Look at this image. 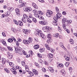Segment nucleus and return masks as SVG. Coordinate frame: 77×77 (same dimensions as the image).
Here are the masks:
<instances>
[{
  "label": "nucleus",
  "instance_id": "1",
  "mask_svg": "<svg viewBox=\"0 0 77 77\" xmlns=\"http://www.w3.org/2000/svg\"><path fill=\"white\" fill-rule=\"evenodd\" d=\"M15 53L17 54H19L20 55H22V50L21 48L19 47H17L16 48L15 47Z\"/></svg>",
  "mask_w": 77,
  "mask_h": 77
},
{
  "label": "nucleus",
  "instance_id": "2",
  "mask_svg": "<svg viewBox=\"0 0 77 77\" xmlns=\"http://www.w3.org/2000/svg\"><path fill=\"white\" fill-rule=\"evenodd\" d=\"M53 14V12L51 10H48L47 11V12L46 13V15L48 17H50L51 16V15Z\"/></svg>",
  "mask_w": 77,
  "mask_h": 77
},
{
  "label": "nucleus",
  "instance_id": "3",
  "mask_svg": "<svg viewBox=\"0 0 77 77\" xmlns=\"http://www.w3.org/2000/svg\"><path fill=\"white\" fill-rule=\"evenodd\" d=\"M66 25L65 24L62 25V27L63 29L67 32V33H69V31L68 29H67L66 28Z\"/></svg>",
  "mask_w": 77,
  "mask_h": 77
},
{
  "label": "nucleus",
  "instance_id": "4",
  "mask_svg": "<svg viewBox=\"0 0 77 77\" xmlns=\"http://www.w3.org/2000/svg\"><path fill=\"white\" fill-rule=\"evenodd\" d=\"M32 8L30 7H26L25 8L24 11L25 12H30V11H32Z\"/></svg>",
  "mask_w": 77,
  "mask_h": 77
},
{
  "label": "nucleus",
  "instance_id": "5",
  "mask_svg": "<svg viewBox=\"0 0 77 77\" xmlns=\"http://www.w3.org/2000/svg\"><path fill=\"white\" fill-rule=\"evenodd\" d=\"M39 24H42V25H46L48 23L47 21L45 20H43L39 22Z\"/></svg>",
  "mask_w": 77,
  "mask_h": 77
},
{
  "label": "nucleus",
  "instance_id": "6",
  "mask_svg": "<svg viewBox=\"0 0 77 77\" xmlns=\"http://www.w3.org/2000/svg\"><path fill=\"white\" fill-rule=\"evenodd\" d=\"M15 11L17 14V15L18 17H19L20 15V9L18 8H16Z\"/></svg>",
  "mask_w": 77,
  "mask_h": 77
},
{
  "label": "nucleus",
  "instance_id": "7",
  "mask_svg": "<svg viewBox=\"0 0 77 77\" xmlns=\"http://www.w3.org/2000/svg\"><path fill=\"white\" fill-rule=\"evenodd\" d=\"M49 28L48 26H46V27H44L42 28V30H43L44 32L48 31V30H49Z\"/></svg>",
  "mask_w": 77,
  "mask_h": 77
},
{
  "label": "nucleus",
  "instance_id": "8",
  "mask_svg": "<svg viewBox=\"0 0 77 77\" xmlns=\"http://www.w3.org/2000/svg\"><path fill=\"white\" fill-rule=\"evenodd\" d=\"M35 33V35H38L41 36L42 34V32H41V31L39 30L38 31H36Z\"/></svg>",
  "mask_w": 77,
  "mask_h": 77
},
{
  "label": "nucleus",
  "instance_id": "9",
  "mask_svg": "<svg viewBox=\"0 0 77 77\" xmlns=\"http://www.w3.org/2000/svg\"><path fill=\"white\" fill-rule=\"evenodd\" d=\"M48 69L49 70L50 72H54V70L53 67H48Z\"/></svg>",
  "mask_w": 77,
  "mask_h": 77
},
{
  "label": "nucleus",
  "instance_id": "10",
  "mask_svg": "<svg viewBox=\"0 0 77 77\" xmlns=\"http://www.w3.org/2000/svg\"><path fill=\"white\" fill-rule=\"evenodd\" d=\"M32 5L33 8H34L35 9H37L38 8V6L36 5V4L35 3H32Z\"/></svg>",
  "mask_w": 77,
  "mask_h": 77
},
{
  "label": "nucleus",
  "instance_id": "11",
  "mask_svg": "<svg viewBox=\"0 0 77 77\" xmlns=\"http://www.w3.org/2000/svg\"><path fill=\"white\" fill-rule=\"evenodd\" d=\"M61 16L62 15H61V14H60V13H57V14H56V17L58 18H60Z\"/></svg>",
  "mask_w": 77,
  "mask_h": 77
},
{
  "label": "nucleus",
  "instance_id": "12",
  "mask_svg": "<svg viewBox=\"0 0 77 77\" xmlns=\"http://www.w3.org/2000/svg\"><path fill=\"white\" fill-rule=\"evenodd\" d=\"M23 43L25 44H29V42H28V40H24L23 41Z\"/></svg>",
  "mask_w": 77,
  "mask_h": 77
},
{
  "label": "nucleus",
  "instance_id": "13",
  "mask_svg": "<svg viewBox=\"0 0 77 77\" xmlns=\"http://www.w3.org/2000/svg\"><path fill=\"white\" fill-rule=\"evenodd\" d=\"M23 33L25 34H26V35H27V34L29 32L27 29H23Z\"/></svg>",
  "mask_w": 77,
  "mask_h": 77
},
{
  "label": "nucleus",
  "instance_id": "14",
  "mask_svg": "<svg viewBox=\"0 0 77 77\" xmlns=\"http://www.w3.org/2000/svg\"><path fill=\"white\" fill-rule=\"evenodd\" d=\"M39 47V46L38 45H34V48H35V50H37V49H38Z\"/></svg>",
  "mask_w": 77,
  "mask_h": 77
},
{
  "label": "nucleus",
  "instance_id": "15",
  "mask_svg": "<svg viewBox=\"0 0 77 77\" xmlns=\"http://www.w3.org/2000/svg\"><path fill=\"white\" fill-rule=\"evenodd\" d=\"M2 63L3 64H4L5 63V62H6V59L4 58H2Z\"/></svg>",
  "mask_w": 77,
  "mask_h": 77
},
{
  "label": "nucleus",
  "instance_id": "16",
  "mask_svg": "<svg viewBox=\"0 0 77 77\" xmlns=\"http://www.w3.org/2000/svg\"><path fill=\"white\" fill-rule=\"evenodd\" d=\"M32 39L31 38H28V42H29V44H30V43H32Z\"/></svg>",
  "mask_w": 77,
  "mask_h": 77
},
{
  "label": "nucleus",
  "instance_id": "17",
  "mask_svg": "<svg viewBox=\"0 0 77 77\" xmlns=\"http://www.w3.org/2000/svg\"><path fill=\"white\" fill-rule=\"evenodd\" d=\"M26 20L28 23H32V19L27 18Z\"/></svg>",
  "mask_w": 77,
  "mask_h": 77
},
{
  "label": "nucleus",
  "instance_id": "18",
  "mask_svg": "<svg viewBox=\"0 0 77 77\" xmlns=\"http://www.w3.org/2000/svg\"><path fill=\"white\" fill-rule=\"evenodd\" d=\"M48 57L49 58H52L53 57V55L51 54H49L48 55Z\"/></svg>",
  "mask_w": 77,
  "mask_h": 77
},
{
  "label": "nucleus",
  "instance_id": "19",
  "mask_svg": "<svg viewBox=\"0 0 77 77\" xmlns=\"http://www.w3.org/2000/svg\"><path fill=\"white\" fill-rule=\"evenodd\" d=\"M45 47L47 49V50H50V47H49V45H48V44H45Z\"/></svg>",
  "mask_w": 77,
  "mask_h": 77
},
{
  "label": "nucleus",
  "instance_id": "20",
  "mask_svg": "<svg viewBox=\"0 0 77 77\" xmlns=\"http://www.w3.org/2000/svg\"><path fill=\"white\" fill-rule=\"evenodd\" d=\"M27 19H26V18H24V17H22V18L21 20L24 23H26V20Z\"/></svg>",
  "mask_w": 77,
  "mask_h": 77
},
{
  "label": "nucleus",
  "instance_id": "21",
  "mask_svg": "<svg viewBox=\"0 0 77 77\" xmlns=\"http://www.w3.org/2000/svg\"><path fill=\"white\" fill-rule=\"evenodd\" d=\"M25 69L26 71V72H28L29 71V68L28 66H26Z\"/></svg>",
  "mask_w": 77,
  "mask_h": 77
},
{
  "label": "nucleus",
  "instance_id": "22",
  "mask_svg": "<svg viewBox=\"0 0 77 77\" xmlns=\"http://www.w3.org/2000/svg\"><path fill=\"white\" fill-rule=\"evenodd\" d=\"M62 21H64V24H65L66 26H67V25L66 24V21H67V20H66V19L65 18H64L62 20Z\"/></svg>",
  "mask_w": 77,
  "mask_h": 77
},
{
  "label": "nucleus",
  "instance_id": "23",
  "mask_svg": "<svg viewBox=\"0 0 77 77\" xmlns=\"http://www.w3.org/2000/svg\"><path fill=\"white\" fill-rule=\"evenodd\" d=\"M18 24L19 25V26H22L23 25V22L22 21H19L18 22Z\"/></svg>",
  "mask_w": 77,
  "mask_h": 77
},
{
  "label": "nucleus",
  "instance_id": "24",
  "mask_svg": "<svg viewBox=\"0 0 77 77\" xmlns=\"http://www.w3.org/2000/svg\"><path fill=\"white\" fill-rule=\"evenodd\" d=\"M9 59H12V57H13V55L12 54H10L8 56Z\"/></svg>",
  "mask_w": 77,
  "mask_h": 77
},
{
  "label": "nucleus",
  "instance_id": "25",
  "mask_svg": "<svg viewBox=\"0 0 77 77\" xmlns=\"http://www.w3.org/2000/svg\"><path fill=\"white\" fill-rule=\"evenodd\" d=\"M8 10L9 11H12L14 10V8L12 7H9L8 8Z\"/></svg>",
  "mask_w": 77,
  "mask_h": 77
},
{
  "label": "nucleus",
  "instance_id": "26",
  "mask_svg": "<svg viewBox=\"0 0 77 77\" xmlns=\"http://www.w3.org/2000/svg\"><path fill=\"white\" fill-rule=\"evenodd\" d=\"M55 11L57 13H59V9L57 7H55Z\"/></svg>",
  "mask_w": 77,
  "mask_h": 77
},
{
  "label": "nucleus",
  "instance_id": "27",
  "mask_svg": "<svg viewBox=\"0 0 77 77\" xmlns=\"http://www.w3.org/2000/svg\"><path fill=\"white\" fill-rule=\"evenodd\" d=\"M33 72L35 74H36L37 75L38 74V71H37L36 70H33Z\"/></svg>",
  "mask_w": 77,
  "mask_h": 77
},
{
  "label": "nucleus",
  "instance_id": "28",
  "mask_svg": "<svg viewBox=\"0 0 77 77\" xmlns=\"http://www.w3.org/2000/svg\"><path fill=\"white\" fill-rule=\"evenodd\" d=\"M28 73L30 74V75L31 76H33V75H34V74H33V73L32 72L29 71L28 72Z\"/></svg>",
  "mask_w": 77,
  "mask_h": 77
},
{
  "label": "nucleus",
  "instance_id": "29",
  "mask_svg": "<svg viewBox=\"0 0 77 77\" xmlns=\"http://www.w3.org/2000/svg\"><path fill=\"white\" fill-rule=\"evenodd\" d=\"M72 22V20H67V21H66V23H68V24H71Z\"/></svg>",
  "mask_w": 77,
  "mask_h": 77
},
{
  "label": "nucleus",
  "instance_id": "30",
  "mask_svg": "<svg viewBox=\"0 0 77 77\" xmlns=\"http://www.w3.org/2000/svg\"><path fill=\"white\" fill-rule=\"evenodd\" d=\"M29 56H32V55H33V51H29Z\"/></svg>",
  "mask_w": 77,
  "mask_h": 77
},
{
  "label": "nucleus",
  "instance_id": "31",
  "mask_svg": "<svg viewBox=\"0 0 77 77\" xmlns=\"http://www.w3.org/2000/svg\"><path fill=\"white\" fill-rule=\"evenodd\" d=\"M8 42L10 43L12 42H13V40L11 38H9L8 39Z\"/></svg>",
  "mask_w": 77,
  "mask_h": 77
},
{
  "label": "nucleus",
  "instance_id": "32",
  "mask_svg": "<svg viewBox=\"0 0 77 77\" xmlns=\"http://www.w3.org/2000/svg\"><path fill=\"white\" fill-rule=\"evenodd\" d=\"M40 36H41V37H42V38L43 39H45V35L43 34H42Z\"/></svg>",
  "mask_w": 77,
  "mask_h": 77
},
{
  "label": "nucleus",
  "instance_id": "33",
  "mask_svg": "<svg viewBox=\"0 0 77 77\" xmlns=\"http://www.w3.org/2000/svg\"><path fill=\"white\" fill-rule=\"evenodd\" d=\"M38 18H39V19L41 20H44V18L43 17L41 16H39Z\"/></svg>",
  "mask_w": 77,
  "mask_h": 77
},
{
  "label": "nucleus",
  "instance_id": "34",
  "mask_svg": "<svg viewBox=\"0 0 77 77\" xmlns=\"http://www.w3.org/2000/svg\"><path fill=\"white\" fill-rule=\"evenodd\" d=\"M38 62L39 63H41V64H43L44 62L42 61V60L41 59H38Z\"/></svg>",
  "mask_w": 77,
  "mask_h": 77
},
{
  "label": "nucleus",
  "instance_id": "35",
  "mask_svg": "<svg viewBox=\"0 0 77 77\" xmlns=\"http://www.w3.org/2000/svg\"><path fill=\"white\" fill-rule=\"evenodd\" d=\"M32 20L33 22H34V23H36V21H37L36 19L34 17L32 18Z\"/></svg>",
  "mask_w": 77,
  "mask_h": 77
},
{
  "label": "nucleus",
  "instance_id": "36",
  "mask_svg": "<svg viewBox=\"0 0 77 77\" xmlns=\"http://www.w3.org/2000/svg\"><path fill=\"white\" fill-rule=\"evenodd\" d=\"M69 42L70 44H74V41H73L72 39H70L69 40Z\"/></svg>",
  "mask_w": 77,
  "mask_h": 77
},
{
  "label": "nucleus",
  "instance_id": "37",
  "mask_svg": "<svg viewBox=\"0 0 77 77\" xmlns=\"http://www.w3.org/2000/svg\"><path fill=\"white\" fill-rule=\"evenodd\" d=\"M39 51L40 52L42 53V52H43V51H44V49L43 48H41L39 49Z\"/></svg>",
  "mask_w": 77,
  "mask_h": 77
},
{
  "label": "nucleus",
  "instance_id": "38",
  "mask_svg": "<svg viewBox=\"0 0 77 77\" xmlns=\"http://www.w3.org/2000/svg\"><path fill=\"white\" fill-rule=\"evenodd\" d=\"M7 48H8V50H9L10 51H12L13 50V49L12 48L10 47L7 46Z\"/></svg>",
  "mask_w": 77,
  "mask_h": 77
},
{
  "label": "nucleus",
  "instance_id": "39",
  "mask_svg": "<svg viewBox=\"0 0 77 77\" xmlns=\"http://www.w3.org/2000/svg\"><path fill=\"white\" fill-rule=\"evenodd\" d=\"M23 16L26 19V20H27V18H28V17H27V16L26 14H24L23 15Z\"/></svg>",
  "mask_w": 77,
  "mask_h": 77
},
{
  "label": "nucleus",
  "instance_id": "40",
  "mask_svg": "<svg viewBox=\"0 0 77 77\" xmlns=\"http://www.w3.org/2000/svg\"><path fill=\"white\" fill-rule=\"evenodd\" d=\"M37 56H38V57L40 58H42V55H41V54L39 53H38Z\"/></svg>",
  "mask_w": 77,
  "mask_h": 77
},
{
  "label": "nucleus",
  "instance_id": "41",
  "mask_svg": "<svg viewBox=\"0 0 77 77\" xmlns=\"http://www.w3.org/2000/svg\"><path fill=\"white\" fill-rule=\"evenodd\" d=\"M58 33L54 34L53 35V36L56 37V38L58 37Z\"/></svg>",
  "mask_w": 77,
  "mask_h": 77
},
{
  "label": "nucleus",
  "instance_id": "42",
  "mask_svg": "<svg viewBox=\"0 0 77 77\" xmlns=\"http://www.w3.org/2000/svg\"><path fill=\"white\" fill-rule=\"evenodd\" d=\"M21 63L22 66H25L26 65V64L25 63V62L24 61H23L21 62Z\"/></svg>",
  "mask_w": 77,
  "mask_h": 77
},
{
  "label": "nucleus",
  "instance_id": "43",
  "mask_svg": "<svg viewBox=\"0 0 77 77\" xmlns=\"http://www.w3.org/2000/svg\"><path fill=\"white\" fill-rule=\"evenodd\" d=\"M38 14H40V15H43V14H44V13H43L41 11H39L38 12Z\"/></svg>",
  "mask_w": 77,
  "mask_h": 77
},
{
  "label": "nucleus",
  "instance_id": "44",
  "mask_svg": "<svg viewBox=\"0 0 77 77\" xmlns=\"http://www.w3.org/2000/svg\"><path fill=\"white\" fill-rule=\"evenodd\" d=\"M2 43L3 44V45H7L6 42L4 41H2Z\"/></svg>",
  "mask_w": 77,
  "mask_h": 77
},
{
  "label": "nucleus",
  "instance_id": "45",
  "mask_svg": "<svg viewBox=\"0 0 77 77\" xmlns=\"http://www.w3.org/2000/svg\"><path fill=\"white\" fill-rule=\"evenodd\" d=\"M4 70H5V71L6 72H7V73H9V72H10V71H9L8 69H5Z\"/></svg>",
  "mask_w": 77,
  "mask_h": 77
},
{
  "label": "nucleus",
  "instance_id": "46",
  "mask_svg": "<svg viewBox=\"0 0 77 77\" xmlns=\"http://www.w3.org/2000/svg\"><path fill=\"white\" fill-rule=\"evenodd\" d=\"M58 66H60L61 68H62L63 66V65L62 63H59L58 64Z\"/></svg>",
  "mask_w": 77,
  "mask_h": 77
},
{
  "label": "nucleus",
  "instance_id": "47",
  "mask_svg": "<svg viewBox=\"0 0 77 77\" xmlns=\"http://www.w3.org/2000/svg\"><path fill=\"white\" fill-rule=\"evenodd\" d=\"M69 62H66L65 63V65L66 67H68V66L69 64Z\"/></svg>",
  "mask_w": 77,
  "mask_h": 77
},
{
  "label": "nucleus",
  "instance_id": "48",
  "mask_svg": "<svg viewBox=\"0 0 77 77\" xmlns=\"http://www.w3.org/2000/svg\"><path fill=\"white\" fill-rule=\"evenodd\" d=\"M52 41L53 40H52V39H50L48 40L47 41V42L48 43H51V42H52Z\"/></svg>",
  "mask_w": 77,
  "mask_h": 77
},
{
  "label": "nucleus",
  "instance_id": "49",
  "mask_svg": "<svg viewBox=\"0 0 77 77\" xmlns=\"http://www.w3.org/2000/svg\"><path fill=\"white\" fill-rule=\"evenodd\" d=\"M9 65H10V66H12L13 67V66L14 65V63H12V62H10L9 63Z\"/></svg>",
  "mask_w": 77,
  "mask_h": 77
},
{
  "label": "nucleus",
  "instance_id": "50",
  "mask_svg": "<svg viewBox=\"0 0 77 77\" xmlns=\"http://www.w3.org/2000/svg\"><path fill=\"white\" fill-rule=\"evenodd\" d=\"M29 17L30 19H32L33 18V17H32V15L31 14H29Z\"/></svg>",
  "mask_w": 77,
  "mask_h": 77
},
{
  "label": "nucleus",
  "instance_id": "51",
  "mask_svg": "<svg viewBox=\"0 0 77 77\" xmlns=\"http://www.w3.org/2000/svg\"><path fill=\"white\" fill-rule=\"evenodd\" d=\"M54 20H55V21H56V22H57V20H58V19H59L58 18H57V17H54Z\"/></svg>",
  "mask_w": 77,
  "mask_h": 77
},
{
  "label": "nucleus",
  "instance_id": "52",
  "mask_svg": "<svg viewBox=\"0 0 77 77\" xmlns=\"http://www.w3.org/2000/svg\"><path fill=\"white\" fill-rule=\"evenodd\" d=\"M65 59L66 60H67V61H69L70 60V58H69V57H66Z\"/></svg>",
  "mask_w": 77,
  "mask_h": 77
},
{
  "label": "nucleus",
  "instance_id": "53",
  "mask_svg": "<svg viewBox=\"0 0 77 77\" xmlns=\"http://www.w3.org/2000/svg\"><path fill=\"white\" fill-rule=\"evenodd\" d=\"M42 70L44 72H46V69H45L44 68H43L42 69Z\"/></svg>",
  "mask_w": 77,
  "mask_h": 77
},
{
  "label": "nucleus",
  "instance_id": "54",
  "mask_svg": "<svg viewBox=\"0 0 77 77\" xmlns=\"http://www.w3.org/2000/svg\"><path fill=\"white\" fill-rule=\"evenodd\" d=\"M51 36V34H48L47 35V38H50Z\"/></svg>",
  "mask_w": 77,
  "mask_h": 77
},
{
  "label": "nucleus",
  "instance_id": "55",
  "mask_svg": "<svg viewBox=\"0 0 77 77\" xmlns=\"http://www.w3.org/2000/svg\"><path fill=\"white\" fill-rule=\"evenodd\" d=\"M24 6V3H22V4L20 5V7L21 8H22V7H23Z\"/></svg>",
  "mask_w": 77,
  "mask_h": 77
},
{
  "label": "nucleus",
  "instance_id": "56",
  "mask_svg": "<svg viewBox=\"0 0 77 77\" xmlns=\"http://www.w3.org/2000/svg\"><path fill=\"white\" fill-rule=\"evenodd\" d=\"M16 44L17 46V47H19V45H20V43H19V42H16Z\"/></svg>",
  "mask_w": 77,
  "mask_h": 77
},
{
  "label": "nucleus",
  "instance_id": "57",
  "mask_svg": "<svg viewBox=\"0 0 77 77\" xmlns=\"http://www.w3.org/2000/svg\"><path fill=\"white\" fill-rule=\"evenodd\" d=\"M11 30L12 32H15L16 31V29L14 28H12L11 29Z\"/></svg>",
  "mask_w": 77,
  "mask_h": 77
},
{
  "label": "nucleus",
  "instance_id": "58",
  "mask_svg": "<svg viewBox=\"0 0 77 77\" xmlns=\"http://www.w3.org/2000/svg\"><path fill=\"white\" fill-rule=\"evenodd\" d=\"M50 50L51 53H53L54 52V50L51 48H50L49 50Z\"/></svg>",
  "mask_w": 77,
  "mask_h": 77
},
{
  "label": "nucleus",
  "instance_id": "59",
  "mask_svg": "<svg viewBox=\"0 0 77 77\" xmlns=\"http://www.w3.org/2000/svg\"><path fill=\"white\" fill-rule=\"evenodd\" d=\"M49 2L52 3H54V1L53 0H48Z\"/></svg>",
  "mask_w": 77,
  "mask_h": 77
},
{
  "label": "nucleus",
  "instance_id": "60",
  "mask_svg": "<svg viewBox=\"0 0 77 77\" xmlns=\"http://www.w3.org/2000/svg\"><path fill=\"white\" fill-rule=\"evenodd\" d=\"M10 14H11V12L10 11H8L7 14V15H8H8H10Z\"/></svg>",
  "mask_w": 77,
  "mask_h": 77
},
{
  "label": "nucleus",
  "instance_id": "61",
  "mask_svg": "<svg viewBox=\"0 0 77 77\" xmlns=\"http://www.w3.org/2000/svg\"><path fill=\"white\" fill-rule=\"evenodd\" d=\"M2 35H3V36H4V37H5V36H6V34L4 32H3L2 33Z\"/></svg>",
  "mask_w": 77,
  "mask_h": 77
},
{
  "label": "nucleus",
  "instance_id": "62",
  "mask_svg": "<svg viewBox=\"0 0 77 77\" xmlns=\"http://www.w3.org/2000/svg\"><path fill=\"white\" fill-rule=\"evenodd\" d=\"M60 47H63V45L62 43H60Z\"/></svg>",
  "mask_w": 77,
  "mask_h": 77
},
{
  "label": "nucleus",
  "instance_id": "63",
  "mask_svg": "<svg viewBox=\"0 0 77 77\" xmlns=\"http://www.w3.org/2000/svg\"><path fill=\"white\" fill-rule=\"evenodd\" d=\"M13 73L14 74H17V72L16 71H13Z\"/></svg>",
  "mask_w": 77,
  "mask_h": 77
},
{
  "label": "nucleus",
  "instance_id": "64",
  "mask_svg": "<svg viewBox=\"0 0 77 77\" xmlns=\"http://www.w3.org/2000/svg\"><path fill=\"white\" fill-rule=\"evenodd\" d=\"M69 71L71 72H72V68L69 67Z\"/></svg>",
  "mask_w": 77,
  "mask_h": 77
}]
</instances>
